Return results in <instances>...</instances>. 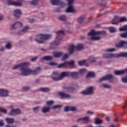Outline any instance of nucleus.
Returning <instances> with one entry per match:
<instances>
[{"label": "nucleus", "mask_w": 127, "mask_h": 127, "mask_svg": "<svg viewBox=\"0 0 127 127\" xmlns=\"http://www.w3.org/2000/svg\"><path fill=\"white\" fill-rule=\"evenodd\" d=\"M29 65H30V63L25 62L16 65H14L12 69L15 70L16 69L20 68V71H21V75H22V76H28V75H30V74L36 75V74H38L40 71V70H41L40 67H37L35 70H31V69L29 68H26V67H28Z\"/></svg>", "instance_id": "f257e3e1"}, {"label": "nucleus", "mask_w": 127, "mask_h": 127, "mask_svg": "<svg viewBox=\"0 0 127 127\" xmlns=\"http://www.w3.org/2000/svg\"><path fill=\"white\" fill-rule=\"evenodd\" d=\"M106 34V31H95L92 30L89 33H88V36H90L91 38H89L90 40H100L101 37L100 35H105Z\"/></svg>", "instance_id": "f03ea898"}, {"label": "nucleus", "mask_w": 127, "mask_h": 127, "mask_svg": "<svg viewBox=\"0 0 127 127\" xmlns=\"http://www.w3.org/2000/svg\"><path fill=\"white\" fill-rule=\"evenodd\" d=\"M57 36L56 38V40L51 43V49H56L57 48V46L60 45V41L62 39V36L64 35V31L62 30L59 31L57 32Z\"/></svg>", "instance_id": "7ed1b4c3"}, {"label": "nucleus", "mask_w": 127, "mask_h": 127, "mask_svg": "<svg viewBox=\"0 0 127 127\" xmlns=\"http://www.w3.org/2000/svg\"><path fill=\"white\" fill-rule=\"evenodd\" d=\"M58 77V73L57 72H53L52 79H53L54 81H60V80H62L63 78L70 77V71L63 72L61 73V76L59 77Z\"/></svg>", "instance_id": "20e7f679"}, {"label": "nucleus", "mask_w": 127, "mask_h": 127, "mask_svg": "<svg viewBox=\"0 0 127 127\" xmlns=\"http://www.w3.org/2000/svg\"><path fill=\"white\" fill-rule=\"evenodd\" d=\"M51 38V35H38L35 38V41L38 43H43V40H47V39H50Z\"/></svg>", "instance_id": "39448f33"}, {"label": "nucleus", "mask_w": 127, "mask_h": 127, "mask_svg": "<svg viewBox=\"0 0 127 127\" xmlns=\"http://www.w3.org/2000/svg\"><path fill=\"white\" fill-rule=\"evenodd\" d=\"M68 1V7L66 9V12H74L75 9L73 7L74 0H66Z\"/></svg>", "instance_id": "423d86ee"}, {"label": "nucleus", "mask_w": 127, "mask_h": 127, "mask_svg": "<svg viewBox=\"0 0 127 127\" xmlns=\"http://www.w3.org/2000/svg\"><path fill=\"white\" fill-rule=\"evenodd\" d=\"M82 95H93L94 94V87L90 86L87 88L86 90H84L81 92Z\"/></svg>", "instance_id": "0eeeda50"}, {"label": "nucleus", "mask_w": 127, "mask_h": 127, "mask_svg": "<svg viewBox=\"0 0 127 127\" xmlns=\"http://www.w3.org/2000/svg\"><path fill=\"white\" fill-rule=\"evenodd\" d=\"M112 79H114V75L111 74H109L100 78L99 79L98 82H103V81H106L107 80H108V81H110L111 80H112Z\"/></svg>", "instance_id": "6e6552de"}, {"label": "nucleus", "mask_w": 127, "mask_h": 127, "mask_svg": "<svg viewBox=\"0 0 127 127\" xmlns=\"http://www.w3.org/2000/svg\"><path fill=\"white\" fill-rule=\"evenodd\" d=\"M103 58L105 59H110V58H118V54H104L103 55Z\"/></svg>", "instance_id": "1a4fd4ad"}, {"label": "nucleus", "mask_w": 127, "mask_h": 127, "mask_svg": "<svg viewBox=\"0 0 127 127\" xmlns=\"http://www.w3.org/2000/svg\"><path fill=\"white\" fill-rule=\"evenodd\" d=\"M77 123H80V122H82L83 124H87L90 122V117L86 116L85 117H83L81 118H79L77 121Z\"/></svg>", "instance_id": "9d476101"}, {"label": "nucleus", "mask_w": 127, "mask_h": 127, "mask_svg": "<svg viewBox=\"0 0 127 127\" xmlns=\"http://www.w3.org/2000/svg\"><path fill=\"white\" fill-rule=\"evenodd\" d=\"M9 91L7 90L0 89V97H8Z\"/></svg>", "instance_id": "9b49d317"}, {"label": "nucleus", "mask_w": 127, "mask_h": 127, "mask_svg": "<svg viewBox=\"0 0 127 127\" xmlns=\"http://www.w3.org/2000/svg\"><path fill=\"white\" fill-rule=\"evenodd\" d=\"M21 111L19 109H12L9 114V116H15V115H19Z\"/></svg>", "instance_id": "f8f14e48"}, {"label": "nucleus", "mask_w": 127, "mask_h": 127, "mask_svg": "<svg viewBox=\"0 0 127 127\" xmlns=\"http://www.w3.org/2000/svg\"><path fill=\"white\" fill-rule=\"evenodd\" d=\"M116 46L118 48H121V47H125V48H127V42L125 41H121L116 45Z\"/></svg>", "instance_id": "ddd939ff"}, {"label": "nucleus", "mask_w": 127, "mask_h": 127, "mask_svg": "<svg viewBox=\"0 0 127 127\" xmlns=\"http://www.w3.org/2000/svg\"><path fill=\"white\" fill-rule=\"evenodd\" d=\"M63 90H66V92L68 93H73V92H75V88L71 86H63Z\"/></svg>", "instance_id": "4468645a"}, {"label": "nucleus", "mask_w": 127, "mask_h": 127, "mask_svg": "<svg viewBox=\"0 0 127 127\" xmlns=\"http://www.w3.org/2000/svg\"><path fill=\"white\" fill-rule=\"evenodd\" d=\"M20 27H22V23L20 22H16L11 26V28L13 29L20 28Z\"/></svg>", "instance_id": "2eb2a0df"}, {"label": "nucleus", "mask_w": 127, "mask_h": 127, "mask_svg": "<svg viewBox=\"0 0 127 127\" xmlns=\"http://www.w3.org/2000/svg\"><path fill=\"white\" fill-rule=\"evenodd\" d=\"M8 5H15V6H20L21 5V2H14L11 1V0H8Z\"/></svg>", "instance_id": "dca6fc26"}, {"label": "nucleus", "mask_w": 127, "mask_h": 127, "mask_svg": "<svg viewBox=\"0 0 127 127\" xmlns=\"http://www.w3.org/2000/svg\"><path fill=\"white\" fill-rule=\"evenodd\" d=\"M69 77H72L73 79L77 80L79 78V73L75 71L70 72Z\"/></svg>", "instance_id": "f3484780"}, {"label": "nucleus", "mask_w": 127, "mask_h": 127, "mask_svg": "<svg viewBox=\"0 0 127 127\" xmlns=\"http://www.w3.org/2000/svg\"><path fill=\"white\" fill-rule=\"evenodd\" d=\"M64 112H69L71 111V112H75L76 111V108L74 107L66 106L64 108Z\"/></svg>", "instance_id": "a211bd4d"}, {"label": "nucleus", "mask_w": 127, "mask_h": 127, "mask_svg": "<svg viewBox=\"0 0 127 127\" xmlns=\"http://www.w3.org/2000/svg\"><path fill=\"white\" fill-rule=\"evenodd\" d=\"M21 15V11L19 9H16L14 10V16L15 17H17V18H19L20 16Z\"/></svg>", "instance_id": "6ab92c4d"}, {"label": "nucleus", "mask_w": 127, "mask_h": 127, "mask_svg": "<svg viewBox=\"0 0 127 127\" xmlns=\"http://www.w3.org/2000/svg\"><path fill=\"white\" fill-rule=\"evenodd\" d=\"M59 95L61 97V99H66V98H70V95L66 93H64V92H59Z\"/></svg>", "instance_id": "aec40b11"}, {"label": "nucleus", "mask_w": 127, "mask_h": 127, "mask_svg": "<svg viewBox=\"0 0 127 127\" xmlns=\"http://www.w3.org/2000/svg\"><path fill=\"white\" fill-rule=\"evenodd\" d=\"M75 49H76V47L74 45H70L68 48L69 54H73Z\"/></svg>", "instance_id": "412c9836"}, {"label": "nucleus", "mask_w": 127, "mask_h": 127, "mask_svg": "<svg viewBox=\"0 0 127 127\" xmlns=\"http://www.w3.org/2000/svg\"><path fill=\"white\" fill-rule=\"evenodd\" d=\"M127 72V69L122 70H115L114 73L115 75H122L123 74H125V73Z\"/></svg>", "instance_id": "4be33fe9"}, {"label": "nucleus", "mask_w": 127, "mask_h": 127, "mask_svg": "<svg viewBox=\"0 0 127 127\" xmlns=\"http://www.w3.org/2000/svg\"><path fill=\"white\" fill-rule=\"evenodd\" d=\"M51 2L53 5L57 4H62V2L60 0H51Z\"/></svg>", "instance_id": "5701e85b"}, {"label": "nucleus", "mask_w": 127, "mask_h": 127, "mask_svg": "<svg viewBox=\"0 0 127 127\" xmlns=\"http://www.w3.org/2000/svg\"><path fill=\"white\" fill-rule=\"evenodd\" d=\"M54 56L56 58L61 57L63 55V53L62 52H56L53 53Z\"/></svg>", "instance_id": "b1692460"}, {"label": "nucleus", "mask_w": 127, "mask_h": 127, "mask_svg": "<svg viewBox=\"0 0 127 127\" xmlns=\"http://www.w3.org/2000/svg\"><path fill=\"white\" fill-rule=\"evenodd\" d=\"M120 22V20L119 19V17L115 16L114 18L113 19L111 23L112 24H118Z\"/></svg>", "instance_id": "393cba45"}, {"label": "nucleus", "mask_w": 127, "mask_h": 127, "mask_svg": "<svg viewBox=\"0 0 127 127\" xmlns=\"http://www.w3.org/2000/svg\"><path fill=\"white\" fill-rule=\"evenodd\" d=\"M53 59V57L50 56H45L41 59V61L46 60V61H50Z\"/></svg>", "instance_id": "a878e982"}, {"label": "nucleus", "mask_w": 127, "mask_h": 127, "mask_svg": "<svg viewBox=\"0 0 127 127\" xmlns=\"http://www.w3.org/2000/svg\"><path fill=\"white\" fill-rule=\"evenodd\" d=\"M50 111V107H44L42 109V112L44 114L48 113Z\"/></svg>", "instance_id": "bb28decb"}, {"label": "nucleus", "mask_w": 127, "mask_h": 127, "mask_svg": "<svg viewBox=\"0 0 127 127\" xmlns=\"http://www.w3.org/2000/svg\"><path fill=\"white\" fill-rule=\"evenodd\" d=\"M40 91L41 92H44V93H46L47 92H49L50 91V89L48 87H42L40 88Z\"/></svg>", "instance_id": "cd10ccee"}, {"label": "nucleus", "mask_w": 127, "mask_h": 127, "mask_svg": "<svg viewBox=\"0 0 127 127\" xmlns=\"http://www.w3.org/2000/svg\"><path fill=\"white\" fill-rule=\"evenodd\" d=\"M5 121L7 124H13L14 123V119L13 118H6Z\"/></svg>", "instance_id": "c85d7f7f"}, {"label": "nucleus", "mask_w": 127, "mask_h": 127, "mask_svg": "<svg viewBox=\"0 0 127 127\" xmlns=\"http://www.w3.org/2000/svg\"><path fill=\"white\" fill-rule=\"evenodd\" d=\"M119 57H126L127 58V53H121L119 54H117V58Z\"/></svg>", "instance_id": "c756f323"}, {"label": "nucleus", "mask_w": 127, "mask_h": 127, "mask_svg": "<svg viewBox=\"0 0 127 127\" xmlns=\"http://www.w3.org/2000/svg\"><path fill=\"white\" fill-rule=\"evenodd\" d=\"M81 49H83V45L82 44H78L75 46L76 50H81Z\"/></svg>", "instance_id": "7c9ffc66"}, {"label": "nucleus", "mask_w": 127, "mask_h": 127, "mask_svg": "<svg viewBox=\"0 0 127 127\" xmlns=\"http://www.w3.org/2000/svg\"><path fill=\"white\" fill-rule=\"evenodd\" d=\"M59 19H60V20H61L62 21H65L66 19H67V17H66V16H65L64 15H63L59 17Z\"/></svg>", "instance_id": "2f4dec72"}, {"label": "nucleus", "mask_w": 127, "mask_h": 127, "mask_svg": "<svg viewBox=\"0 0 127 127\" xmlns=\"http://www.w3.org/2000/svg\"><path fill=\"white\" fill-rule=\"evenodd\" d=\"M86 69L82 68L79 70L78 74H80V75H84L85 73H86Z\"/></svg>", "instance_id": "473e14b6"}, {"label": "nucleus", "mask_w": 127, "mask_h": 127, "mask_svg": "<svg viewBox=\"0 0 127 127\" xmlns=\"http://www.w3.org/2000/svg\"><path fill=\"white\" fill-rule=\"evenodd\" d=\"M67 63H64L60 64L58 66V68H64V67H67Z\"/></svg>", "instance_id": "72a5a7b5"}, {"label": "nucleus", "mask_w": 127, "mask_h": 127, "mask_svg": "<svg viewBox=\"0 0 127 127\" xmlns=\"http://www.w3.org/2000/svg\"><path fill=\"white\" fill-rule=\"evenodd\" d=\"M94 76H95V73L90 71L88 73L86 77H91V78H93L94 77Z\"/></svg>", "instance_id": "f704fd0d"}, {"label": "nucleus", "mask_w": 127, "mask_h": 127, "mask_svg": "<svg viewBox=\"0 0 127 127\" xmlns=\"http://www.w3.org/2000/svg\"><path fill=\"white\" fill-rule=\"evenodd\" d=\"M120 31H127V25H125L123 27L119 28Z\"/></svg>", "instance_id": "c9c22d12"}, {"label": "nucleus", "mask_w": 127, "mask_h": 127, "mask_svg": "<svg viewBox=\"0 0 127 127\" xmlns=\"http://www.w3.org/2000/svg\"><path fill=\"white\" fill-rule=\"evenodd\" d=\"M101 87L105 88V89H111V87L108 84H102Z\"/></svg>", "instance_id": "e433bc0d"}, {"label": "nucleus", "mask_w": 127, "mask_h": 127, "mask_svg": "<svg viewBox=\"0 0 127 127\" xmlns=\"http://www.w3.org/2000/svg\"><path fill=\"white\" fill-rule=\"evenodd\" d=\"M88 60H89V61H90V62H92V63L94 62H96V58L93 57H89Z\"/></svg>", "instance_id": "4c0bfd02"}, {"label": "nucleus", "mask_w": 127, "mask_h": 127, "mask_svg": "<svg viewBox=\"0 0 127 127\" xmlns=\"http://www.w3.org/2000/svg\"><path fill=\"white\" fill-rule=\"evenodd\" d=\"M85 20V17H80L78 18V22L79 23H82V21H84Z\"/></svg>", "instance_id": "58836bf2"}, {"label": "nucleus", "mask_w": 127, "mask_h": 127, "mask_svg": "<svg viewBox=\"0 0 127 127\" xmlns=\"http://www.w3.org/2000/svg\"><path fill=\"white\" fill-rule=\"evenodd\" d=\"M116 49L115 48L107 49L105 50V52H114Z\"/></svg>", "instance_id": "ea45409f"}, {"label": "nucleus", "mask_w": 127, "mask_h": 127, "mask_svg": "<svg viewBox=\"0 0 127 127\" xmlns=\"http://www.w3.org/2000/svg\"><path fill=\"white\" fill-rule=\"evenodd\" d=\"M127 18L123 17H121L119 19V22H124L127 21Z\"/></svg>", "instance_id": "a19ab883"}, {"label": "nucleus", "mask_w": 127, "mask_h": 127, "mask_svg": "<svg viewBox=\"0 0 127 127\" xmlns=\"http://www.w3.org/2000/svg\"><path fill=\"white\" fill-rule=\"evenodd\" d=\"M109 29L110 32L111 33L116 32V31H117V30H116V28L113 27H109Z\"/></svg>", "instance_id": "79ce46f5"}, {"label": "nucleus", "mask_w": 127, "mask_h": 127, "mask_svg": "<svg viewBox=\"0 0 127 127\" xmlns=\"http://www.w3.org/2000/svg\"><path fill=\"white\" fill-rule=\"evenodd\" d=\"M85 64H86V61L85 60L78 62V64L79 65V66L85 65Z\"/></svg>", "instance_id": "37998d69"}, {"label": "nucleus", "mask_w": 127, "mask_h": 127, "mask_svg": "<svg viewBox=\"0 0 127 127\" xmlns=\"http://www.w3.org/2000/svg\"><path fill=\"white\" fill-rule=\"evenodd\" d=\"M40 0H33L31 2V3L33 4V5H35L38 3V1H39Z\"/></svg>", "instance_id": "c03bdc74"}, {"label": "nucleus", "mask_w": 127, "mask_h": 127, "mask_svg": "<svg viewBox=\"0 0 127 127\" xmlns=\"http://www.w3.org/2000/svg\"><path fill=\"white\" fill-rule=\"evenodd\" d=\"M66 63V65H70L71 66H74V62L73 61H71L70 62H65Z\"/></svg>", "instance_id": "a18cd8bd"}, {"label": "nucleus", "mask_w": 127, "mask_h": 127, "mask_svg": "<svg viewBox=\"0 0 127 127\" xmlns=\"http://www.w3.org/2000/svg\"><path fill=\"white\" fill-rule=\"evenodd\" d=\"M103 123V121L101 120H99L98 119H95V124L96 125H100V124H102Z\"/></svg>", "instance_id": "49530a36"}, {"label": "nucleus", "mask_w": 127, "mask_h": 127, "mask_svg": "<svg viewBox=\"0 0 127 127\" xmlns=\"http://www.w3.org/2000/svg\"><path fill=\"white\" fill-rule=\"evenodd\" d=\"M0 112L1 113H3V114H6L7 113V111H6V110H5L4 108L0 107Z\"/></svg>", "instance_id": "de8ad7c7"}, {"label": "nucleus", "mask_w": 127, "mask_h": 127, "mask_svg": "<svg viewBox=\"0 0 127 127\" xmlns=\"http://www.w3.org/2000/svg\"><path fill=\"white\" fill-rule=\"evenodd\" d=\"M29 29V26H26L22 30V32H26Z\"/></svg>", "instance_id": "09e8293b"}, {"label": "nucleus", "mask_w": 127, "mask_h": 127, "mask_svg": "<svg viewBox=\"0 0 127 127\" xmlns=\"http://www.w3.org/2000/svg\"><path fill=\"white\" fill-rule=\"evenodd\" d=\"M68 57H69V56H68V54H65L62 57V61H64V60H65V59H67V58H68Z\"/></svg>", "instance_id": "8fccbe9b"}, {"label": "nucleus", "mask_w": 127, "mask_h": 127, "mask_svg": "<svg viewBox=\"0 0 127 127\" xmlns=\"http://www.w3.org/2000/svg\"><path fill=\"white\" fill-rule=\"evenodd\" d=\"M122 81L123 83H127V76L122 77Z\"/></svg>", "instance_id": "3c124183"}, {"label": "nucleus", "mask_w": 127, "mask_h": 127, "mask_svg": "<svg viewBox=\"0 0 127 127\" xmlns=\"http://www.w3.org/2000/svg\"><path fill=\"white\" fill-rule=\"evenodd\" d=\"M40 108V107L38 106L35 108H33V110L35 113H36V112H38L39 111V109Z\"/></svg>", "instance_id": "603ef678"}, {"label": "nucleus", "mask_w": 127, "mask_h": 127, "mask_svg": "<svg viewBox=\"0 0 127 127\" xmlns=\"http://www.w3.org/2000/svg\"><path fill=\"white\" fill-rule=\"evenodd\" d=\"M5 47L7 48V49H10V48H11V45L9 43L5 45Z\"/></svg>", "instance_id": "864d4df0"}, {"label": "nucleus", "mask_w": 127, "mask_h": 127, "mask_svg": "<svg viewBox=\"0 0 127 127\" xmlns=\"http://www.w3.org/2000/svg\"><path fill=\"white\" fill-rule=\"evenodd\" d=\"M30 89V88L27 86H24L23 87V91H28Z\"/></svg>", "instance_id": "5fc2aeb1"}, {"label": "nucleus", "mask_w": 127, "mask_h": 127, "mask_svg": "<svg viewBox=\"0 0 127 127\" xmlns=\"http://www.w3.org/2000/svg\"><path fill=\"white\" fill-rule=\"evenodd\" d=\"M59 108H62L61 105H56L53 107V109H58Z\"/></svg>", "instance_id": "6e6d98bb"}, {"label": "nucleus", "mask_w": 127, "mask_h": 127, "mask_svg": "<svg viewBox=\"0 0 127 127\" xmlns=\"http://www.w3.org/2000/svg\"><path fill=\"white\" fill-rule=\"evenodd\" d=\"M54 103V102H53V101H48L47 102V105H53V103Z\"/></svg>", "instance_id": "4d7b16f0"}, {"label": "nucleus", "mask_w": 127, "mask_h": 127, "mask_svg": "<svg viewBox=\"0 0 127 127\" xmlns=\"http://www.w3.org/2000/svg\"><path fill=\"white\" fill-rule=\"evenodd\" d=\"M49 64L51 66H55V65H57V64L56 63H54V62H52L51 63H49Z\"/></svg>", "instance_id": "13d9d810"}, {"label": "nucleus", "mask_w": 127, "mask_h": 127, "mask_svg": "<svg viewBox=\"0 0 127 127\" xmlns=\"http://www.w3.org/2000/svg\"><path fill=\"white\" fill-rule=\"evenodd\" d=\"M37 58H38V57H35L34 58H32L31 59V62H34V61H35V60H36V59H37Z\"/></svg>", "instance_id": "bf43d9fd"}, {"label": "nucleus", "mask_w": 127, "mask_h": 127, "mask_svg": "<svg viewBox=\"0 0 127 127\" xmlns=\"http://www.w3.org/2000/svg\"><path fill=\"white\" fill-rule=\"evenodd\" d=\"M28 21H29V22H30V23H33V22H34V21H35L34 19H29Z\"/></svg>", "instance_id": "052dcab7"}, {"label": "nucleus", "mask_w": 127, "mask_h": 127, "mask_svg": "<svg viewBox=\"0 0 127 127\" xmlns=\"http://www.w3.org/2000/svg\"><path fill=\"white\" fill-rule=\"evenodd\" d=\"M4 126V123H3V121L2 120H1L0 121V127H3Z\"/></svg>", "instance_id": "680f3d73"}, {"label": "nucleus", "mask_w": 127, "mask_h": 127, "mask_svg": "<svg viewBox=\"0 0 127 127\" xmlns=\"http://www.w3.org/2000/svg\"><path fill=\"white\" fill-rule=\"evenodd\" d=\"M127 106V101L125 102V104L122 106L123 109H126Z\"/></svg>", "instance_id": "e2e57ef3"}, {"label": "nucleus", "mask_w": 127, "mask_h": 127, "mask_svg": "<svg viewBox=\"0 0 127 127\" xmlns=\"http://www.w3.org/2000/svg\"><path fill=\"white\" fill-rule=\"evenodd\" d=\"M87 113L89 114L90 115H94V112H93L91 111H87Z\"/></svg>", "instance_id": "0e129e2a"}, {"label": "nucleus", "mask_w": 127, "mask_h": 127, "mask_svg": "<svg viewBox=\"0 0 127 127\" xmlns=\"http://www.w3.org/2000/svg\"><path fill=\"white\" fill-rule=\"evenodd\" d=\"M91 20H92V17L88 18V19L87 20V22H90Z\"/></svg>", "instance_id": "69168bd1"}, {"label": "nucleus", "mask_w": 127, "mask_h": 127, "mask_svg": "<svg viewBox=\"0 0 127 127\" xmlns=\"http://www.w3.org/2000/svg\"><path fill=\"white\" fill-rule=\"evenodd\" d=\"M110 117H106V121L109 122V121H110Z\"/></svg>", "instance_id": "338daca9"}, {"label": "nucleus", "mask_w": 127, "mask_h": 127, "mask_svg": "<svg viewBox=\"0 0 127 127\" xmlns=\"http://www.w3.org/2000/svg\"><path fill=\"white\" fill-rule=\"evenodd\" d=\"M0 51H3V50H4V47H2L0 49Z\"/></svg>", "instance_id": "774afa93"}]
</instances>
